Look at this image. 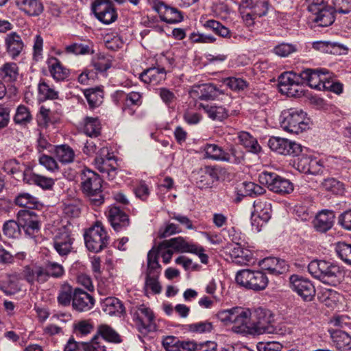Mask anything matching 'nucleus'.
<instances>
[{"label": "nucleus", "mask_w": 351, "mask_h": 351, "mask_svg": "<svg viewBox=\"0 0 351 351\" xmlns=\"http://www.w3.org/2000/svg\"><path fill=\"white\" fill-rule=\"evenodd\" d=\"M308 272L324 284L335 287L344 278L343 267L324 260L312 261L308 265Z\"/></svg>", "instance_id": "obj_1"}, {"label": "nucleus", "mask_w": 351, "mask_h": 351, "mask_svg": "<svg viewBox=\"0 0 351 351\" xmlns=\"http://www.w3.org/2000/svg\"><path fill=\"white\" fill-rule=\"evenodd\" d=\"M102 180L95 171L84 169L81 174V189L89 197L95 206H100L104 202L102 195Z\"/></svg>", "instance_id": "obj_2"}, {"label": "nucleus", "mask_w": 351, "mask_h": 351, "mask_svg": "<svg viewBox=\"0 0 351 351\" xmlns=\"http://www.w3.org/2000/svg\"><path fill=\"white\" fill-rule=\"evenodd\" d=\"M280 127L286 132L299 134L308 128L309 119L302 110H285L280 116Z\"/></svg>", "instance_id": "obj_3"}, {"label": "nucleus", "mask_w": 351, "mask_h": 351, "mask_svg": "<svg viewBox=\"0 0 351 351\" xmlns=\"http://www.w3.org/2000/svg\"><path fill=\"white\" fill-rule=\"evenodd\" d=\"M235 281L239 286L256 292L265 290L269 283L265 272L249 269L238 271L235 275Z\"/></svg>", "instance_id": "obj_4"}, {"label": "nucleus", "mask_w": 351, "mask_h": 351, "mask_svg": "<svg viewBox=\"0 0 351 351\" xmlns=\"http://www.w3.org/2000/svg\"><path fill=\"white\" fill-rule=\"evenodd\" d=\"M84 239L87 250L93 253H99L106 248L110 241V237L100 221H96L84 232Z\"/></svg>", "instance_id": "obj_5"}, {"label": "nucleus", "mask_w": 351, "mask_h": 351, "mask_svg": "<svg viewBox=\"0 0 351 351\" xmlns=\"http://www.w3.org/2000/svg\"><path fill=\"white\" fill-rule=\"evenodd\" d=\"M277 331L274 317L269 310L256 308L251 315L250 333L252 335L274 334Z\"/></svg>", "instance_id": "obj_6"}, {"label": "nucleus", "mask_w": 351, "mask_h": 351, "mask_svg": "<svg viewBox=\"0 0 351 351\" xmlns=\"http://www.w3.org/2000/svg\"><path fill=\"white\" fill-rule=\"evenodd\" d=\"M304 83L300 73L285 72L278 78L280 91L288 97H300L304 95Z\"/></svg>", "instance_id": "obj_7"}, {"label": "nucleus", "mask_w": 351, "mask_h": 351, "mask_svg": "<svg viewBox=\"0 0 351 351\" xmlns=\"http://www.w3.org/2000/svg\"><path fill=\"white\" fill-rule=\"evenodd\" d=\"M258 179L261 184H265L269 191L279 195L290 194L294 189L293 183L289 179L274 172H262Z\"/></svg>", "instance_id": "obj_8"}, {"label": "nucleus", "mask_w": 351, "mask_h": 351, "mask_svg": "<svg viewBox=\"0 0 351 351\" xmlns=\"http://www.w3.org/2000/svg\"><path fill=\"white\" fill-rule=\"evenodd\" d=\"M90 8L95 17L103 24H112L118 19V13L112 0H94Z\"/></svg>", "instance_id": "obj_9"}, {"label": "nucleus", "mask_w": 351, "mask_h": 351, "mask_svg": "<svg viewBox=\"0 0 351 351\" xmlns=\"http://www.w3.org/2000/svg\"><path fill=\"white\" fill-rule=\"evenodd\" d=\"M268 146L273 152L285 156H298L308 148L287 138L271 136L268 141Z\"/></svg>", "instance_id": "obj_10"}, {"label": "nucleus", "mask_w": 351, "mask_h": 351, "mask_svg": "<svg viewBox=\"0 0 351 351\" xmlns=\"http://www.w3.org/2000/svg\"><path fill=\"white\" fill-rule=\"evenodd\" d=\"M95 167L101 173L106 174L108 180H114L117 176V163L114 156L110 153L108 147L101 149L94 159Z\"/></svg>", "instance_id": "obj_11"}, {"label": "nucleus", "mask_w": 351, "mask_h": 351, "mask_svg": "<svg viewBox=\"0 0 351 351\" xmlns=\"http://www.w3.org/2000/svg\"><path fill=\"white\" fill-rule=\"evenodd\" d=\"M16 218L21 232H24L26 237L32 239L38 234L40 230V222L35 212L21 210L18 212Z\"/></svg>", "instance_id": "obj_12"}, {"label": "nucleus", "mask_w": 351, "mask_h": 351, "mask_svg": "<svg viewBox=\"0 0 351 351\" xmlns=\"http://www.w3.org/2000/svg\"><path fill=\"white\" fill-rule=\"evenodd\" d=\"M290 287L304 301H311L315 295V289L308 279L293 274L289 278Z\"/></svg>", "instance_id": "obj_13"}, {"label": "nucleus", "mask_w": 351, "mask_h": 351, "mask_svg": "<svg viewBox=\"0 0 351 351\" xmlns=\"http://www.w3.org/2000/svg\"><path fill=\"white\" fill-rule=\"evenodd\" d=\"M328 71L326 69H306L300 74L304 82L312 88L324 90Z\"/></svg>", "instance_id": "obj_14"}, {"label": "nucleus", "mask_w": 351, "mask_h": 351, "mask_svg": "<svg viewBox=\"0 0 351 351\" xmlns=\"http://www.w3.org/2000/svg\"><path fill=\"white\" fill-rule=\"evenodd\" d=\"M132 319L140 330H150V327L154 319V315L151 308L144 304L132 306L130 309Z\"/></svg>", "instance_id": "obj_15"}, {"label": "nucleus", "mask_w": 351, "mask_h": 351, "mask_svg": "<svg viewBox=\"0 0 351 351\" xmlns=\"http://www.w3.org/2000/svg\"><path fill=\"white\" fill-rule=\"evenodd\" d=\"M107 217L111 226L116 232L125 230L130 226L129 216L118 206L109 207Z\"/></svg>", "instance_id": "obj_16"}, {"label": "nucleus", "mask_w": 351, "mask_h": 351, "mask_svg": "<svg viewBox=\"0 0 351 351\" xmlns=\"http://www.w3.org/2000/svg\"><path fill=\"white\" fill-rule=\"evenodd\" d=\"M252 313L250 309L236 306L232 324V330L237 333H250Z\"/></svg>", "instance_id": "obj_17"}, {"label": "nucleus", "mask_w": 351, "mask_h": 351, "mask_svg": "<svg viewBox=\"0 0 351 351\" xmlns=\"http://www.w3.org/2000/svg\"><path fill=\"white\" fill-rule=\"evenodd\" d=\"M95 299L90 293L81 288L74 289L73 310L82 313L92 309L95 305Z\"/></svg>", "instance_id": "obj_18"}, {"label": "nucleus", "mask_w": 351, "mask_h": 351, "mask_svg": "<svg viewBox=\"0 0 351 351\" xmlns=\"http://www.w3.org/2000/svg\"><path fill=\"white\" fill-rule=\"evenodd\" d=\"M162 21L167 23H177L182 21L183 16L180 11L177 8L171 7L162 1H156L153 6Z\"/></svg>", "instance_id": "obj_19"}, {"label": "nucleus", "mask_w": 351, "mask_h": 351, "mask_svg": "<svg viewBox=\"0 0 351 351\" xmlns=\"http://www.w3.org/2000/svg\"><path fill=\"white\" fill-rule=\"evenodd\" d=\"M24 43L21 36L15 32H10L5 37V47L8 55L16 60L24 49Z\"/></svg>", "instance_id": "obj_20"}, {"label": "nucleus", "mask_w": 351, "mask_h": 351, "mask_svg": "<svg viewBox=\"0 0 351 351\" xmlns=\"http://www.w3.org/2000/svg\"><path fill=\"white\" fill-rule=\"evenodd\" d=\"M258 265L263 270L274 276H279L289 270V265L287 262L283 259L276 257H267L261 260Z\"/></svg>", "instance_id": "obj_21"}, {"label": "nucleus", "mask_w": 351, "mask_h": 351, "mask_svg": "<svg viewBox=\"0 0 351 351\" xmlns=\"http://www.w3.org/2000/svg\"><path fill=\"white\" fill-rule=\"evenodd\" d=\"M23 274L24 279L31 285H34L36 282L43 284L48 281V276L45 273L43 265L25 266Z\"/></svg>", "instance_id": "obj_22"}, {"label": "nucleus", "mask_w": 351, "mask_h": 351, "mask_svg": "<svg viewBox=\"0 0 351 351\" xmlns=\"http://www.w3.org/2000/svg\"><path fill=\"white\" fill-rule=\"evenodd\" d=\"M23 180L28 184H35L43 190H51L55 184L54 179L32 172L25 169L23 172Z\"/></svg>", "instance_id": "obj_23"}, {"label": "nucleus", "mask_w": 351, "mask_h": 351, "mask_svg": "<svg viewBox=\"0 0 351 351\" xmlns=\"http://www.w3.org/2000/svg\"><path fill=\"white\" fill-rule=\"evenodd\" d=\"M335 218V215L333 210H322L317 213L313 220V226L317 232H326L333 226Z\"/></svg>", "instance_id": "obj_24"}, {"label": "nucleus", "mask_w": 351, "mask_h": 351, "mask_svg": "<svg viewBox=\"0 0 351 351\" xmlns=\"http://www.w3.org/2000/svg\"><path fill=\"white\" fill-rule=\"evenodd\" d=\"M47 63L50 75L55 81L62 82L69 78L70 70L63 65L59 59L56 57H50Z\"/></svg>", "instance_id": "obj_25"}, {"label": "nucleus", "mask_w": 351, "mask_h": 351, "mask_svg": "<svg viewBox=\"0 0 351 351\" xmlns=\"http://www.w3.org/2000/svg\"><path fill=\"white\" fill-rule=\"evenodd\" d=\"M160 248H173L176 252L184 253V252H195L196 244L193 243L187 242L184 238L181 237L172 238L169 240H165L160 243Z\"/></svg>", "instance_id": "obj_26"}, {"label": "nucleus", "mask_w": 351, "mask_h": 351, "mask_svg": "<svg viewBox=\"0 0 351 351\" xmlns=\"http://www.w3.org/2000/svg\"><path fill=\"white\" fill-rule=\"evenodd\" d=\"M166 74L165 68L158 65L143 71L140 74L139 79L145 84L156 85L165 80Z\"/></svg>", "instance_id": "obj_27"}, {"label": "nucleus", "mask_w": 351, "mask_h": 351, "mask_svg": "<svg viewBox=\"0 0 351 351\" xmlns=\"http://www.w3.org/2000/svg\"><path fill=\"white\" fill-rule=\"evenodd\" d=\"M230 256L232 263L237 265H253L256 262V258L250 250L243 249L240 246L232 248Z\"/></svg>", "instance_id": "obj_28"}, {"label": "nucleus", "mask_w": 351, "mask_h": 351, "mask_svg": "<svg viewBox=\"0 0 351 351\" xmlns=\"http://www.w3.org/2000/svg\"><path fill=\"white\" fill-rule=\"evenodd\" d=\"M242 8H248L256 16L262 17L267 14L271 7L269 0H241Z\"/></svg>", "instance_id": "obj_29"}, {"label": "nucleus", "mask_w": 351, "mask_h": 351, "mask_svg": "<svg viewBox=\"0 0 351 351\" xmlns=\"http://www.w3.org/2000/svg\"><path fill=\"white\" fill-rule=\"evenodd\" d=\"M143 104V94L140 92L132 91L125 95V99L121 107L122 112L133 116L136 110L134 107H139Z\"/></svg>", "instance_id": "obj_30"}, {"label": "nucleus", "mask_w": 351, "mask_h": 351, "mask_svg": "<svg viewBox=\"0 0 351 351\" xmlns=\"http://www.w3.org/2000/svg\"><path fill=\"white\" fill-rule=\"evenodd\" d=\"M333 346L338 351H351V336L345 331L337 330L330 334Z\"/></svg>", "instance_id": "obj_31"}, {"label": "nucleus", "mask_w": 351, "mask_h": 351, "mask_svg": "<svg viewBox=\"0 0 351 351\" xmlns=\"http://www.w3.org/2000/svg\"><path fill=\"white\" fill-rule=\"evenodd\" d=\"M53 154L57 160L63 165L72 163L75 157L74 150L67 144L55 145Z\"/></svg>", "instance_id": "obj_32"}, {"label": "nucleus", "mask_w": 351, "mask_h": 351, "mask_svg": "<svg viewBox=\"0 0 351 351\" xmlns=\"http://www.w3.org/2000/svg\"><path fill=\"white\" fill-rule=\"evenodd\" d=\"M21 278L17 273L6 276L0 284V289L6 295H13L20 291L19 280Z\"/></svg>", "instance_id": "obj_33"}, {"label": "nucleus", "mask_w": 351, "mask_h": 351, "mask_svg": "<svg viewBox=\"0 0 351 351\" xmlns=\"http://www.w3.org/2000/svg\"><path fill=\"white\" fill-rule=\"evenodd\" d=\"M335 12H337L334 8L328 6L317 10V12H312L315 15L314 21L321 27H328L335 21Z\"/></svg>", "instance_id": "obj_34"}, {"label": "nucleus", "mask_w": 351, "mask_h": 351, "mask_svg": "<svg viewBox=\"0 0 351 351\" xmlns=\"http://www.w3.org/2000/svg\"><path fill=\"white\" fill-rule=\"evenodd\" d=\"M102 310L110 315H121L125 313V307L117 298L108 297L101 302Z\"/></svg>", "instance_id": "obj_35"}, {"label": "nucleus", "mask_w": 351, "mask_h": 351, "mask_svg": "<svg viewBox=\"0 0 351 351\" xmlns=\"http://www.w3.org/2000/svg\"><path fill=\"white\" fill-rule=\"evenodd\" d=\"M65 52L75 56L91 55L95 52L94 45L90 41L79 43H74L65 47Z\"/></svg>", "instance_id": "obj_36"}, {"label": "nucleus", "mask_w": 351, "mask_h": 351, "mask_svg": "<svg viewBox=\"0 0 351 351\" xmlns=\"http://www.w3.org/2000/svg\"><path fill=\"white\" fill-rule=\"evenodd\" d=\"M204 158L215 161H225L226 152L216 144L206 143L202 147Z\"/></svg>", "instance_id": "obj_37"}, {"label": "nucleus", "mask_w": 351, "mask_h": 351, "mask_svg": "<svg viewBox=\"0 0 351 351\" xmlns=\"http://www.w3.org/2000/svg\"><path fill=\"white\" fill-rule=\"evenodd\" d=\"M83 132L90 137H97L101 133V125L98 117H86L83 121Z\"/></svg>", "instance_id": "obj_38"}, {"label": "nucleus", "mask_w": 351, "mask_h": 351, "mask_svg": "<svg viewBox=\"0 0 351 351\" xmlns=\"http://www.w3.org/2000/svg\"><path fill=\"white\" fill-rule=\"evenodd\" d=\"M19 76V66L14 62H6L0 67V78L5 82H14Z\"/></svg>", "instance_id": "obj_39"}, {"label": "nucleus", "mask_w": 351, "mask_h": 351, "mask_svg": "<svg viewBox=\"0 0 351 351\" xmlns=\"http://www.w3.org/2000/svg\"><path fill=\"white\" fill-rule=\"evenodd\" d=\"M239 143L245 147L250 152L253 154H258L261 151V147L258 144L257 140L247 132H240L239 133Z\"/></svg>", "instance_id": "obj_40"}, {"label": "nucleus", "mask_w": 351, "mask_h": 351, "mask_svg": "<svg viewBox=\"0 0 351 351\" xmlns=\"http://www.w3.org/2000/svg\"><path fill=\"white\" fill-rule=\"evenodd\" d=\"M208 117L214 121H223L228 117V110L221 106L200 104Z\"/></svg>", "instance_id": "obj_41"}, {"label": "nucleus", "mask_w": 351, "mask_h": 351, "mask_svg": "<svg viewBox=\"0 0 351 351\" xmlns=\"http://www.w3.org/2000/svg\"><path fill=\"white\" fill-rule=\"evenodd\" d=\"M18 7L29 16H39L44 10L43 3L39 0H24Z\"/></svg>", "instance_id": "obj_42"}, {"label": "nucleus", "mask_w": 351, "mask_h": 351, "mask_svg": "<svg viewBox=\"0 0 351 351\" xmlns=\"http://www.w3.org/2000/svg\"><path fill=\"white\" fill-rule=\"evenodd\" d=\"M33 120V117L28 107L25 105H19L16 110L13 121L16 125L27 126Z\"/></svg>", "instance_id": "obj_43"}, {"label": "nucleus", "mask_w": 351, "mask_h": 351, "mask_svg": "<svg viewBox=\"0 0 351 351\" xmlns=\"http://www.w3.org/2000/svg\"><path fill=\"white\" fill-rule=\"evenodd\" d=\"M38 93L41 100H55L59 97V92L41 79L38 84Z\"/></svg>", "instance_id": "obj_44"}, {"label": "nucleus", "mask_w": 351, "mask_h": 351, "mask_svg": "<svg viewBox=\"0 0 351 351\" xmlns=\"http://www.w3.org/2000/svg\"><path fill=\"white\" fill-rule=\"evenodd\" d=\"M74 289L68 284L64 283L60 287L57 297V301L60 306H69L73 300Z\"/></svg>", "instance_id": "obj_45"}, {"label": "nucleus", "mask_w": 351, "mask_h": 351, "mask_svg": "<svg viewBox=\"0 0 351 351\" xmlns=\"http://www.w3.org/2000/svg\"><path fill=\"white\" fill-rule=\"evenodd\" d=\"M199 96L201 100H214L223 92L213 84H205L199 86Z\"/></svg>", "instance_id": "obj_46"}, {"label": "nucleus", "mask_w": 351, "mask_h": 351, "mask_svg": "<svg viewBox=\"0 0 351 351\" xmlns=\"http://www.w3.org/2000/svg\"><path fill=\"white\" fill-rule=\"evenodd\" d=\"M313 48L323 53L340 54L343 47L337 43L320 40L313 43Z\"/></svg>", "instance_id": "obj_47"}, {"label": "nucleus", "mask_w": 351, "mask_h": 351, "mask_svg": "<svg viewBox=\"0 0 351 351\" xmlns=\"http://www.w3.org/2000/svg\"><path fill=\"white\" fill-rule=\"evenodd\" d=\"M14 202L16 206L28 209L37 208L39 204L38 198L29 193H20L16 196Z\"/></svg>", "instance_id": "obj_48"}, {"label": "nucleus", "mask_w": 351, "mask_h": 351, "mask_svg": "<svg viewBox=\"0 0 351 351\" xmlns=\"http://www.w3.org/2000/svg\"><path fill=\"white\" fill-rule=\"evenodd\" d=\"M84 95L91 109L99 106L103 102L104 92L100 88L88 89Z\"/></svg>", "instance_id": "obj_49"}, {"label": "nucleus", "mask_w": 351, "mask_h": 351, "mask_svg": "<svg viewBox=\"0 0 351 351\" xmlns=\"http://www.w3.org/2000/svg\"><path fill=\"white\" fill-rule=\"evenodd\" d=\"M97 334L108 342L119 343L122 341L121 336L110 326L101 324L98 327Z\"/></svg>", "instance_id": "obj_50"}, {"label": "nucleus", "mask_w": 351, "mask_h": 351, "mask_svg": "<svg viewBox=\"0 0 351 351\" xmlns=\"http://www.w3.org/2000/svg\"><path fill=\"white\" fill-rule=\"evenodd\" d=\"M45 273L48 276V280L50 278H61L64 275V269L61 264L54 261H47L43 265Z\"/></svg>", "instance_id": "obj_51"}, {"label": "nucleus", "mask_w": 351, "mask_h": 351, "mask_svg": "<svg viewBox=\"0 0 351 351\" xmlns=\"http://www.w3.org/2000/svg\"><path fill=\"white\" fill-rule=\"evenodd\" d=\"M254 212L252 215H256L257 217L262 220V223H267L271 218V208L270 204L254 202Z\"/></svg>", "instance_id": "obj_52"}, {"label": "nucleus", "mask_w": 351, "mask_h": 351, "mask_svg": "<svg viewBox=\"0 0 351 351\" xmlns=\"http://www.w3.org/2000/svg\"><path fill=\"white\" fill-rule=\"evenodd\" d=\"M335 252L338 257L346 264L351 265V244L338 242L335 245Z\"/></svg>", "instance_id": "obj_53"}, {"label": "nucleus", "mask_w": 351, "mask_h": 351, "mask_svg": "<svg viewBox=\"0 0 351 351\" xmlns=\"http://www.w3.org/2000/svg\"><path fill=\"white\" fill-rule=\"evenodd\" d=\"M3 232L9 238H19L21 235V230L18 219L5 221L3 226Z\"/></svg>", "instance_id": "obj_54"}, {"label": "nucleus", "mask_w": 351, "mask_h": 351, "mask_svg": "<svg viewBox=\"0 0 351 351\" xmlns=\"http://www.w3.org/2000/svg\"><path fill=\"white\" fill-rule=\"evenodd\" d=\"M322 184L325 190L334 194H342L344 191L343 183L334 178L324 179Z\"/></svg>", "instance_id": "obj_55"}, {"label": "nucleus", "mask_w": 351, "mask_h": 351, "mask_svg": "<svg viewBox=\"0 0 351 351\" xmlns=\"http://www.w3.org/2000/svg\"><path fill=\"white\" fill-rule=\"evenodd\" d=\"M103 147H106L103 142L98 139H90L85 143L82 152L87 156H93V154L97 156L99 152H101V149Z\"/></svg>", "instance_id": "obj_56"}, {"label": "nucleus", "mask_w": 351, "mask_h": 351, "mask_svg": "<svg viewBox=\"0 0 351 351\" xmlns=\"http://www.w3.org/2000/svg\"><path fill=\"white\" fill-rule=\"evenodd\" d=\"M244 160V154L242 151L234 147H231L229 152H226L225 161L232 164H240Z\"/></svg>", "instance_id": "obj_57"}, {"label": "nucleus", "mask_w": 351, "mask_h": 351, "mask_svg": "<svg viewBox=\"0 0 351 351\" xmlns=\"http://www.w3.org/2000/svg\"><path fill=\"white\" fill-rule=\"evenodd\" d=\"M186 329L192 332H208L213 330V324L208 321L199 322L186 325Z\"/></svg>", "instance_id": "obj_58"}, {"label": "nucleus", "mask_w": 351, "mask_h": 351, "mask_svg": "<svg viewBox=\"0 0 351 351\" xmlns=\"http://www.w3.org/2000/svg\"><path fill=\"white\" fill-rule=\"evenodd\" d=\"M40 165L45 167L48 171L55 172L59 170L57 161L51 156L42 154L38 158Z\"/></svg>", "instance_id": "obj_59"}, {"label": "nucleus", "mask_w": 351, "mask_h": 351, "mask_svg": "<svg viewBox=\"0 0 351 351\" xmlns=\"http://www.w3.org/2000/svg\"><path fill=\"white\" fill-rule=\"evenodd\" d=\"M224 83L228 86L231 90L234 91H240L244 90L247 84L246 81L240 78V77H230L225 79Z\"/></svg>", "instance_id": "obj_60"}, {"label": "nucleus", "mask_w": 351, "mask_h": 351, "mask_svg": "<svg viewBox=\"0 0 351 351\" xmlns=\"http://www.w3.org/2000/svg\"><path fill=\"white\" fill-rule=\"evenodd\" d=\"M298 156L299 157L297 161L294 162V166L300 172L306 174L308 171H311L309 166L311 156H306L304 154H302L301 156L299 154Z\"/></svg>", "instance_id": "obj_61"}, {"label": "nucleus", "mask_w": 351, "mask_h": 351, "mask_svg": "<svg viewBox=\"0 0 351 351\" xmlns=\"http://www.w3.org/2000/svg\"><path fill=\"white\" fill-rule=\"evenodd\" d=\"M235 311L236 306L229 309L222 310L216 314V317L225 326H229L232 323Z\"/></svg>", "instance_id": "obj_62"}, {"label": "nucleus", "mask_w": 351, "mask_h": 351, "mask_svg": "<svg viewBox=\"0 0 351 351\" xmlns=\"http://www.w3.org/2000/svg\"><path fill=\"white\" fill-rule=\"evenodd\" d=\"M74 331L77 336L83 337L91 332L93 326L86 320H81L74 325Z\"/></svg>", "instance_id": "obj_63"}, {"label": "nucleus", "mask_w": 351, "mask_h": 351, "mask_svg": "<svg viewBox=\"0 0 351 351\" xmlns=\"http://www.w3.org/2000/svg\"><path fill=\"white\" fill-rule=\"evenodd\" d=\"M85 351H107L101 339L96 335L90 342H86Z\"/></svg>", "instance_id": "obj_64"}]
</instances>
